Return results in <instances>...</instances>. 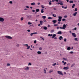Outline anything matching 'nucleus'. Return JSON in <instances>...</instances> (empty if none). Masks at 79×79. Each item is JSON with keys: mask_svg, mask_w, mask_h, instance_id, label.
<instances>
[{"mask_svg": "<svg viewBox=\"0 0 79 79\" xmlns=\"http://www.w3.org/2000/svg\"><path fill=\"white\" fill-rule=\"evenodd\" d=\"M5 37L7 39H12L13 38L11 37L9 35H6L5 36Z\"/></svg>", "mask_w": 79, "mask_h": 79, "instance_id": "f257e3e1", "label": "nucleus"}, {"mask_svg": "<svg viewBox=\"0 0 79 79\" xmlns=\"http://www.w3.org/2000/svg\"><path fill=\"white\" fill-rule=\"evenodd\" d=\"M57 73L59 74H60V75H61V76H63V74L62 73V72H61V71H57Z\"/></svg>", "mask_w": 79, "mask_h": 79, "instance_id": "f03ea898", "label": "nucleus"}, {"mask_svg": "<svg viewBox=\"0 0 79 79\" xmlns=\"http://www.w3.org/2000/svg\"><path fill=\"white\" fill-rule=\"evenodd\" d=\"M5 19L2 17H0V22H4Z\"/></svg>", "mask_w": 79, "mask_h": 79, "instance_id": "7ed1b4c3", "label": "nucleus"}, {"mask_svg": "<svg viewBox=\"0 0 79 79\" xmlns=\"http://www.w3.org/2000/svg\"><path fill=\"white\" fill-rule=\"evenodd\" d=\"M69 69V68L68 67H64L63 68V69H64V70H65V71H67L68 69Z\"/></svg>", "mask_w": 79, "mask_h": 79, "instance_id": "20e7f679", "label": "nucleus"}, {"mask_svg": "<svg viewBox=\"0 0 79 79\" xmlns=\"http://www.w3.org/2000/svg\"><path fill=\"white\" fill-rule=\"evenodd\" d=\"M24 70L25 71H29V67L28 66H26L24 69Z\"/></svg>", "mask_w": 79, "mask_h": 79, "instance_id": "39448f33", "label": "nucleus"}, {"mask_svg": "<svg viewBox=\"0 0 79 79\" xmlns=\"http://www.w3.org/2000/svg\"><path fill=\"white\" fill-rule=\"evenodd\" d=\"M58 18L59 19L58 21H61V19H62V17L59 16L58 17Z\"/></svg>", "mask_w": 79, "mask_h": 79, "instance_id": "423d86ee", "label": "nucleus"}, {"mask_svg": "<svg viewBox=\"0 0 79 79\" xmlns=\"http://www.w3.org/2000/svg\"><path fill=\"white\" fill-rule=\"evenodd\" d=\"M72 35L73 36V37H76V35L75 33H72Z\"/></svg>", "mask_w": 79, "mask_h": 79, "instance_id": "0eeeda50", "label": "nucleus"}, {"mask_svg": "<svg viewBox=\"0 0 79 79\" xmlns=\"http://www.w3.org/2000/svg\"><path fill=\"white\" fill-rule=\"evenodd\" d=\"M37 34V32H34V33H32L30 34L31 36H32L33 34Z\"/></svg>", "mask_w": 79, "mask_h": 79, "instance_id": "6e6552de", "label": "nucleus"}, {"mask_svg": "<svg viewBox=\"0 0 79 79\" xmlns=\"http://www.w3.org/2000/svg\"><path fill=\"white\" fill-rule=\"evenodd\" d=\"M62 27L63 28V29H65V28L66 27V25L65 24H64Z\"/></svg>", "mask_w": 79, "mask_h": 79, "instance_id": "1a4fd4ad", "label": "nucleus"}, {"mask_svg": "<svg viewBox=\"0 0 79 79\" xmlns=\"http://www.w3.org/2000/svg\"><path fill=\"white\" fill-rule=\"evenodd\" d=\"M57 22V21H56V20H54L52 21V23H53L54 24H55V23H56Z\"/></svg>", "mask_w": 79, "mask_h": 79, "instance_id": "9d476101", "label": "nucleus"}, {"mask_svg": "<svg viewBox=\"0 0 79 79\" xmlns=\"http://www.w3.org/2000/svg\"><path fill=\"white\" fill-rule=\"evenodd\" d=\"M37 53L38 55H41V54H42V52L40 51H38Z\"/></svg>", "mask_w": 79, "mask_h": 79, "instance_id": "9b49d317", "label": "nucleus"}, {"mask_svg": "<svg viewBox=\"0 0 79 79\" xmlns=\"http://www.w3.org/2000/svg\"><path fill=\"white\" fill-rule=\"evenodd\" d=\"M59 39L60 40H63V37L62 36H60L59 37Z\"/></svg>", "mask_w": 79, "mask_h": 79, "instance_id": "f8f14e48", "label": "nucleus"}, {"mask_svg": "<svg viewBox=\"0 0 79 79\" xmlns=\"http://www.w3.org/2000/svg\"><path fill=\"white\" fill-rule=\"evenodd\" d=\"M52 39H53V38H54V37H56V34H53L52 35Z\"/></svg>", "mask_w": 79, "mask_h": 79, "instance_id": "ddd939ff", "label": "nucleus"}, {"mask_svg": "<svg viewBox=\"0 0 79 79\" xmlns=\"http://www.w3.org/2000/svg\"><path fill=\"white\" fill-rule=\"evenodd\" d=\"M77 14V12H76L74 14H73V16H76V15Z\"/></svg>", "mask_w": 79, "mask_h": 79, "instance_id": "4468645a", "label": "nucleus"}, {"mask_svg": "<svg viewBox=\"0 0 79 79\" xmlns=\"http://www.w3.org/2000/svg\"><path fill=\"white\" fill-rule=\"evenodd\" d=\"M71 47H67V50H71Z\"/></svg>", "mask_w": 79, "mask_h": 79, "instance_id": "2eb2a0df", "label": "nucleus"}, {"mask_svg": "<svg viewBox=\"0 0 79 79\" xmlns=\"http://www.w3.org/2000/svg\"><path fill=\"white\" fill-rule=\"evenodd\" d=\"M62 63H64V66L66 64V62H64V60L62 61Z\"/></svg>", "mask_w": 79, "mask_h": 79, "instance_id": "dca6fc26", "label": "nucleus"}, {"mask_svg": "<svg viewBox=\"0 0 79 79\" xmlns=\"http://www.w3.org/2000/svg\"><path fill=\"white\" fill-rule=\"evenodd\" d=\"M27 18L29 19H31V18H32V16L31 15H29L27 16Z\"/></svg>", "mask_w": 79, "mask_h": 79, "instance_id": "f3484780", "label": "nucleus"}, {"mask_svg": "<svg viewBox=\"0 0 79 79\" xmlns=\"http://www.w3.org/2000/svg\"><path fill=\"white\" fill-rule=\"evenodd\" d=\"M62 33L61 32V31H59L57 32V34H61Z\"/></svg>", "mask_w": 79, "mask_h": 79, "instance_id": "a211bd4d", "label": "nucleus"}, {"mask_svg": "<svg viewBox=\"0 0 79 79\" xmlns=\"http://www.w3.org/2000/svg\"><path fill=\"white\" fill-rule=\"evenodd\" d=\"M53 71L52 70H49L48 71L49 73H53Z\"/></svg>", "mask_w": 79, "mask_h": 79, "instance_id": "6ab92c4d", "label": "nucleus"}, {"mask_svg": "<svg viewBox=\"0 0 79 79\" xmlns=\"http://www.w3.org/2000/svg\"><path fill=\"white\" fill-rule=\"evenodd\" d=\"M44 74H47V72H46V70L45 69H44Z\"/></svg>", "mask_w": 79, "mask_h": 79, "instance_id": "aec40b11", "label": "nucleus"}, {"mask_svg": "<svg viewBox=\"0 0 79 79\" xmlns=\"http://www.w3.org/2000/svg\"><path fill=\"white\" fill-rule=\"evenodd\" d=\"M75 65V64H73L71 65V68H72Z\"/></svg>", "mask_w": 79, "mask_h": 79, "instance_id": "412c9836", "label": "nucleus"}, {"mask_svg": "<svg viewBox=\"0 0 79 79\" xmlns=\"http://www.w3.org/2000/svg\"><path fill=\"white\" fill-rule=\"evenodd\" d=\"M54 31H55V30H54V29L52 30L51 31V33H53V32H54Z\"/></svg>", "mask_w": 79, "mask_h": 79, "instance_id": "4be33fe9", "label": "nucleus"}, {"mask_svg": "<svg viewBox=\"0 0 79 79\" xmlns=\"http://www.w3.org/2000/svg\"><path fill=\"white\" fill-rule=\"evenodd\" d=\"M44 30H47V27H44Z\"/></svg>", "mask_w": 79, "mask_h": 79, "instance_id": "5701e85b", "label": "nucleus"}, {"mask_svg": "<svg viewBox=\"0 0 79 79\" xmlns=\"http://www.w3.org/2000/svg\"><path fill=\"white\" fill-rule=\"evenodd\" d=\"M53 35H52V34H49L48 35V36L49 37H52V36Z\"/></svg>", "mask_w": 79, "mask_h": 79, "instance_id": "b1692460", "label": "nucleus"}, {"mask_svg": "<svg viewBox=\"0 0 79 79\" xmlns=\"http://www.w3.org/2000/svg\"><path fill=\"white\" fill-rule=\"evenodd\" d=\"M27 48L26 49L27 50H28V49H29V48H31V46H28V47H27Z\"/></svg>", "mask_w": 79, "mask_h": 79, "instance_id": "393cba45", "label": "nucleus"}, {"mask_svg": "<svg viewBox=\"0 0 79 79\" xmlns=\"http://www.w3.org/2000/svg\"><path fill=\"white\" fill-rule=\"evenodd\" d=\"M28 25H31L32 24V23L29 22L28 23Z\"/></svg>", "mask_w": 79, "mask_h": 79, "instance_id": "a878e982", "label": "nucleus"}, {"mask_svg": "<svg viewBox=\"0 0 79 79\" xmlns=\"http://www.w3.org/2000/svg\"><path fill=\"white\" fill-rule=\"evenodd\" d=\"M74 6H75V4H73L72 6V8H74Z\"/></svg>", "mask_w": 79, "mask_h": 79, "instance_id": "bb28decb", "label": "nucleus"}, {"mask_svg": "<svg viewBox=\"0 0 79 79\" xmlns=\"http://www.w3.org/2000/svg\"><path fill=\"white\" fill-rule=\"evenodd\" d=\"M7 66H10V63H7L6 64Z\"/></svg>", "mask_w": 79, "mask_h": 79, "instance_id": "cd10ccee", "label": "nucleus"}, {"mask_svg": "<svg viewBox=\"0 0 79 79\" xmlns=\"http://www.w3.org/2000/svg\"><path fill=\"white\" fill-rule=\"evenodd\" d=\"M19 46H20V45L19 44H17L16 45V47H19Z\"/></svg>", "mask_w": 79, "mask_h": 79, "instance_id": "c85d7f7f", "label": "nucleus"}, {"mask_svg": "<svg viewBox=\"0 0 79 79\" xmlns=\"http://www.w3.org/2000/svg\"><path fill=\"white\" fill-rule=\"evenodd\" d=\"M74 40H76L77 41H78V40H78L77 38H74Z\"/></svg>", "mask_w": 79, "mask_h": 79, "instance_id": "c756f323", "label": "nucleus"}, {"mask_svg": "<svg viewBox=\"0 0 79 79\" xmlns=\"http://www.w3.org/2000/svg\"><path fill=\"white\" fill-rule=\"evenodd\" d=\"M63 59L64 60H65V61H68V59L65 58H64Z\"/></svg>", "mask_w": 79, "mask_h": 79, "instance_id": "7c9ffc66", "label": "nucleus"}, {"mask_svg": "<svg viewBox=\"0 0 79 79\" xmlns=\"http://www.w3.org/2000/svg\"><path fill=\"white\" fill-rule=\"evenodd\" d=\"M39 50H42V48L40 47L39 48Z\"/></svg>", "mask_w": 79, "mask_h": 79, "instance_id": "2f4dec72", "label": "nucleus"}, {"mask_svg": "<svg viewBox=\"0 0 79 79\" xmlns=\"http://www.w3.org/2000/svg\"><path fill=\"white\" fill-rule=\"evenodd\" d=\"M42 18L43 19H45L46 18V16H42Z\"/></svg>", "mask_w": 79, "mask_h": 79, "instance_id": "473e14b6", "label": "nucleus"}, {"mask_svg": "<svg viewBox=\"0 0 79 79\" xmlns=\"http://www.w3.org/2000/svg\"><path fill=\"white\" fill-rule=\"evenodd\" d=\"M35 2H33L31 3V5H35Z\"/></svg>", "mask_w": 79, "mask_h": 79, "instance_id": "72a5a7b5", "label": "nucleus"}, {"mask_svg": "<svg viewBox=\"0 0 79 79\" xmlns=\"http://www.w3.org/2000/svg\"><path fill=\"white\" fill-rule=\"evenodd\" d=\"M31 65H32V64H31V63H28V66H31Z\"/></svg>", "mask_w": 79, "mask_h": 79, "instance_id": "f704fd0d", "label": "nucleus"}, {"mask_svg": "<svg viewBox=\"0 0 79 79\" xmlns=\"http://www.w3.org/2000/svg\"><path fill=\"white\" fill-rule=\"evenodd\" d=\"M40 24H41V25H42V23H43V21H40Z\"/></svg>", "mask_w": 79, "mask_h": 79, "instance_id": "c9c22d12", "label": "nucleus"}, {"mask_svg": "<svg viewBox=\"0 0 79 79\" xmlns=\"http://www.w3.org/2000/svg\"><path fill=\"white\" fill-rule=\"evenodd\" d=\"M63 5V3H60V2H59L58 3V5Z\"/></svg>", "mask_w": 79, "mask_h": 79, "instance_id": "e433bc0d", "label": "nucleus"}, {"mask_svg": "<svg viewBox=\"0 0 79 79\" xmlns=\"http://www.w3.org/2000/svg\"><path fill=\"white\" fill-rule=\"evenodd\" d=\"M67 40V39H66V38H65V39H64V41L65 42H66Z\"/></svg>", "mask_w": 79, "mask_h": 79, "instance_id": "4c0bfd02", "label": "nucleus"}, {"mask_svg": "<svg viewBox=\"0 0 79 79\" xmlns=\"http://www.w3.org/2000/svg\"><path fill=\"white\" fill-rule=\"evenodd\" d=\"M69 2V3H73V1H70Z\"/></svg>", "mask_w": 79, "mask_h": 79, "instance_id": "58836bf2", "label": "nucleus"}, {"mask_svg": "<svg viewBox=\"0 0 79 79\" xmlns=\"http://www.w3.org/2000/svg\"><path fill=\"white\" fill-rule=\"evenodd\" d=\"M69 53H70V54H73V52L71 51L69 52Z\"/></svg>", "mask_w": 79, "mask_h": 79, "instance_id": "ea45409f", "label": "nucleus"}, {"mask_svg": "<svg viewBox=\"0 0 79 79\" xmlns=\"http://www.w3.org/2000/svg\"><path fill=\"white\" fill-rule=\"evenodd\" d=\"M58 25L57 24H54V26H58Z\"/></svg>", "mask_w": 79, "mask_h": 79, "instance_id": "a19ab883", "label": "nucleus"}, {"mask_svg": "<svg viewBox=\"0 0 79 79\" xmlns=\"http://www.w3.org/2000/svg\"><path fill=\"white\" fill-rule=\"evenodd\" d=\"M55 65H56V63H55L54 64H52V66H55Z\"/></svg>", "mask_w": 79, "mask_h": 79, "instance_id": "79ce46f5", "label": "nucleus"}, {"mask_svg": "<svg viewBox=\"0 0 79 79\" xmlns=\"http://www.w3.org/2000/svg\"><path fill=\"white\" fill-rule=\"evenodd\" d=\"M23 19H24V18H23V17H21V21H23Z\"/></svg>", "mask_w": 79, "mask_h": 79, "instance_id": "37998d69", "label": "nucleus"}, {"mask_svg": "<svg viewBox=\"0 0 79 79\" xmlns=\"http://www.w3.org/2000/svg\"><path fill=\"white\" fill-rule=\"evenodd\" d=\"M48 19H53V18H52L51 17H49L48 18Z\"/></svg>", "mask_w": 79, "mask_h": 79, "instance_id": "c03bdc74", "label": "nucleus"}, {"mask_svg": "<svg viewBox=\"0 0 79 79\" xmlns=\"http://www.w3.org/2000/svg\"><path fill=\"white\" fill-rule=\"evenodd\" d=\"M62 20L63 21H65L66 19H63Z\"/></svg>", "mask_w": 79, "mask_h": 79, "instance_id": "a18cd8bd", "label": "nucleus"}, {"mask_svg": "<svg viewBox=\"0 0 79 79\" xmlns=\"http://www.w3.org/2000/svg\"><path fill=\"white\" fill-rule=\"evenodd\" d=\"M24 46H26V47H28V44H24Z\"/></svg>", "mask_w": 79, "mask_h": 79, "instance_id": "49530a36", "label": "nucleus"}, {"mask_svg": "<svg viewBox=\"0 0 79 79\" xmlns=\"http://www.w3.org/2000/svg\"><path fill=\"white\" fill-rule=\"evenodd\" d=\"M36 43H37V41L35 40L34 41V44H36Z\"/></svg>", "mask_w": 79, "mask_h": 79, "instance_id": "de8ad7c7", "label": "nucleus"}, {"mask_svg": "<svg viewBox=\"0 0 79 79\" xmlns=\"http://www.w3.org/2000/svg\"><path fill=\"white\" fill-rule=\"evenodd\" d=\"M40 38H41V39H42L43 41L45 40L44 39V38H43L42 37H40Z\"/></svg>", "mask_w": 79, "mask_h": 79, "instance_id": "09e8293b", "label": "nucleus"}, {"mask_svg": "<svg viewBox=\"0 0 79 79\" xmlns=\"http://www.w3.org/2000/svg\"><path fill=\"white\" fill-rule=\"evenodd\" d=\"M9 3L10 4H12V3H13V2L12 1H10L9 2Z\"/></svg>", "mask_w": 79, "mask_h": 79, "instance_id": "8fccbe9b", "label": "nucleus"}, {"mask_svg": "<svg viewBox=\"0 0 79 79\" xmlns=\"http://www.w3.org/2000/svg\"><path fill=\"white\" fill-rule=\"evenodd\" d=\"M52 16H53L54 17H56V15H55V14H53Z\"/></svg>", "mask_w": 79, "mask_h": 79, "instance_id": "3c124183", "label": "nucleus"}, {"mask_svg": "<svg viewBox=\"0 0 79 79\" xmlns=\"http://www.w3.org/2000/svg\"><path fill=\"white\" fill-rule=\"evenodd\" d=\"M41 7L42 9L44 8V6H43V5L41 6Z\"/></svg>", "mask_w": 79, "mask_h": 79, "instance_id": "603ef678", "label": "nucleus"}, {"mask_svg": "<svg viewBox=\"0 0 79 79\" xmlns=\"http://www.w3.org/2000/svg\"><path fill=\"white\" fill-rule=\"evenodd\" d=\"M41 13H44V10H41Z\"/></svg>", "mask_w": 79, "mask_h": 79, "instance_id": "864d4df0", "label": "nucleus"}, {"mask_svg": "<svg viewBox=\"0 0 79 79\" xmlns=\"http://www.w3.org/2000/svg\"><path fill=\"white\" fill-rule=\"evenodd\" d=\"M26 8H29V6H26Z\"/></svg>", "mask_w": 79, "mask_h": 79, "instance_id": "5fc2aeb1", "label": "nucleus"}, {"mask_svg": "<svg viewBox=\"0 0 79 79\" xmlns=\"http://www.w3.org/2000/svg\"><path fill=\"white\" fill-rule=\"evenodd\" d=\"M48 4L49 5H52V3L51 2H49Z\"/></svg>", "mask_w": 79, "mask_h": 79, "instance_id": "6e6d98bb", "label": "nucleus"}, {"mask_svg": "<svg viewBox=\"0 0 79 79\" xmlns=\"http://www.w3.org/2000/svg\"><path fill=\"white\" fill-rule=\"evenodd\" d=\"M27 31L28 32H31V30H27Z\"/></svg>", "mask_w": 79, "mask_h": 79, "instance_id": "4d7b16f0", "label": "nucleus"}, {"mask_svg": "<svg viewBox=\"0 0 79 79\" xmlns=\"http://www.w3.org/2000/svg\"><path fill=\"white\" fill-rule=\"evenodd\" d=\"M64 17L65 18H67V16L66 15L64 16Z\"/></svg>", "mask_w": 79, "mask_h": 79, "instance_id": "13d9d810", "label": "nucleus"}, {"mask_svg": "<svg viewBox=\"0 0 79 79\" xmlns=\"http://www.w3.org/2000/svg\"><path fill=\"white\" fill-rule=\"evenodd\" d=\"M58 24H60V21H59V22H58Z\"/></svg>", "mask_w": 79, "mask_h": 79, "instance_id": "bf43d9fd", "label": "nucleus"}, {"mask_svg": "<svg viewBox=\"0 0 79 79\" xmlns=\"http://www.w3.org/2000/svg\"><path fill=\"white\" fill-rule=\"evenodd\" d=\"M77 29V28L76 27L74 29V30H75V31H76Z\"/></svg>", "mask_w": 79, "mask_h": 79, "instance_id": "052dcab7", "label": "nucleus"}, {"mask_svg": "<svg viewBox=\"0 0 79 79\" xmlns=\"http://www.w3.org/2000/svg\"><path fill=\"white\" fill-rule=\"evenodd\" d=\"M59 28H60V27H57V29H59Z\"/></svg>", "mask_w": 79, "mask_h": 79, "instance_id": "680f3d73", "label": "nucleus"}, {"mask_svg": "<svg viewBox=\"0 0 79 79\" xmlns=\"http://www.w3.org/2000/svg\"><path fill=\"white\" fill-rule=\"evenodd\" d=\"M62 8H64V6H62Z\"/></svg>", "mask_w": 79, "mask_h": 79, "instance_id": "e2e57ef3", "label": "nucleus"}, {"mask_svg": "<svg viewBox=\"0 0 79 79\" xmlns=\"http://www.w3.org/2000/svg\"><path fill=\"white\" fill-rule=\"evenodd\" d=\"M67 65H71V64H70V63H68V64H67Z\"/></svg>", "mask_w": 79, "mask_h": 79, "instance_id": "0e129e2a", "label": "nucleus"}, {"mask_svg": "<svg viewBox=\"0 0 79 79\" xmlns=\"http://www.w3.org/2000/svg\"><path fill=\"white\" fill-rule=\"evenodd\" d=\"M60 3H63V1H60Z\"/></svg>", "mask_w": 79, "mask_h": 79, "instance_id": "69168bd1", "label": "nucleus"}, {"mask_svg": "<svg viewBox=\"0 0 79 79\" xmlns=\"http://www.w3.org/2000/svg\"><path fill=\"white\" fill-rule=\"evenodd\" d=\"M75 10H77V8H75Z\"/></svg>", "mask_w": 79, "mask_h": 79, "instance_id": "338daca9", "label": "nucleus"}, {"mask_svg": "<svg viewBox=\"0 0 79 79\" xmlns=\"http://www.w3.org/2000/svg\"><path fill=\"white\" fill-rule=\"evenodd\" d=\"M40 2L38 3V5H40Z\"/></svg>", "mask_w": 79, "mask_h": 79, "instance_id": "774afa93", "label": "nucleus"}]
</instances>
